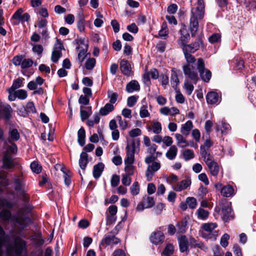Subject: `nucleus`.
I'll list each match as a JSON object with an SVG mask.
<instances>
[{"mask_svg": "<svg viewBox=\"0 0 256 256\" xmlns=\"http://www.w3.org/2000/svg\"><path fill=\"white\" fill-rule=\"evenodd\" d=\"M108 98L110 99V102L108 103L112 104L114 105L118 100V94L116 92L108 90Z\"/></svg>", "mask_w": 256, "mask_h": 256, "instance_id": "obj_42", "label": "nucleus"}, {"mask_svg": "<svg viewBox=\"0 0 256 256\" xmlns=\"http://www.w3.org/2000/svg\"><path fill=\"white\" fill-rule=\"evenodd\" d=\"M78 142L82 146H84L86 143V132L82 127L78 132Z\"/></svg>", "mask_w": 256, "mask_h": 256, "instance_id": "obj_33", "label": "nucleus"}, {"mask_svg": "<svg viewBox=\"0 0 256 256\" xmlns=\"http://www.w3.org/2000/svg\"><path fill=\"white\" fill-rule=\"evenodd\" d=\"M217 227V224L216 223L208 222L204 224L202 228L206 232H211L212 230Z\"/></svg>", "mask_w": 256, "mask_h": 256, "instance_id": "obj_44", "label": "nucleus"}, {"mask_svg": "<svg viewBox=\"0 0 256 256\" xmlns=\"http://www.w3.org/2000/svg\"><path fill=\"white\" fill-rule=\"evenodd\" d=\"M0 218L4 220L10 218L14 228L19 230H24L31 223V220L24 214V208L19 210L16 214L12 216L10 210H2L0 212Z\"/></svg>", "mask_w": 256, "mask_h": 256, "instance_id": "obj_2", "label": "nucleus"}, {"mask_svg": "<svg viewBox=\"0 0 256 256\" xmlns=\"http://www.w3.org/2000/svg\"><path fill=\"white\" fill-rule=\"evenodd\" d=\"M120 181V178L117 174H113L110 180V184L111 186L113 188L117 186Z\"/></svg>", "mask_w": 256, "mask_h": 256, "instance_id": "obj_52", "label": "nucleus"}, {"mask_svg": "<svg viewBox=\"0 0 256 256\" xmlns=\"http://www.w3.org/2000/svg\"><path fill=\"white\" fill-rule=\"evenodd\" d=\"M76 48L79 50L78 60L82 64L86 57L88 45L84 44L83 41H80V42Z\"/></svg>", "mask_w": 256, "mask_h": 256, "instance_id": "obj_17", "label": "nucleus"}, {"mask_svg": "<svg viewBox=\"0 0 256 256\" xmlns=\"http://www.w3.org/2000/svg\"><path fill=\"white\" fill-rule=\"evenodd\" d=\"M2 160L3 166L6 168H12L15 166L14 159L10 156L4 154Z\"/></svg>", "mask_w": 256, "mask_h": 256, "instance_id": "obj_22", "label": "nucleus"}, {"mask_svg": "<svg viewBox=\"0 0 256 256\" xmlns=\"http://www.w3.org/2000/svg\"><path fill=\"white\" fill-rule=\"evenodd\" d=\"M204 160L208 166L210 174L214 177H216L220 170V166L216 162L213 156L210 154H208L206 152L204 154Z\"/></svg>", "mask_w": 256, "mask_h": 256, "instance_id": "obj_6", "label": "nucleus"}, {"mask_svg": "<svg viewBox=\"0 0 256 256\" xmlns=\"http://www.w3.org/2000/svg\"><path fill=\"white\" fill-rule=\"evenodd\" d=\"M213 144V142L210 140H206L204 142V145L200 146V154L202 158H204V153L206 152L208 154H210V152L207 151L206 149L209 148Z\"/></svg>", "mask_w": 256, "mask_h": 256, "instance_id": "obj_31", "label": "nucleus"}, {"mask_svg": "<svg viewBox=\"0 0 256 256\" xmlns=\"http://www.w3.org/2000/svg\"><path fill=\"white\" fill-rule=\"evenodd\" d=\"M6 240L5 232L0 226V256H2V248ZM26 250V242L20 237L14 240V246H6V256H27L26 254L22 255L23 252Z\"/></svg>", "mask_w": 256, "mask_h": 256, "instance_id": "obj_3", "label": "nucleus"}, {"mask_svg": "<svg viewBox=\"0 0 256 256\" xmlns=\"http://www.w3.org/2000/svg\"><path fill=\"white\" fill-rule=\"evenodd\" d=\"M100 118L98 114L94 116V120H88L87 124L89 126H94V124H98L100 122Z\"/></svg>", "mask_w": 256, "mask_h": 256, "instance_id": "obj_51", "label": "nucleus"}, {"mask_svg": "<svg viewBox=\"0 0 256 256\" xmlns=\"http://www.w3.org/2000/svg\"><path fill=\"white\" fill-rule=\"evenodd\" d=\"M118 212V208L116 205L110 206L106 212V217L108 222L110 223L114 222L116 221V216Z\"/></svg>", "mask_w": 256, "mask_h": 256, "instance_id": "obj_16", "label": "nucleus"}, {"mask_svg": "<svg viewBox=\"0 0 256 256\" xmlns=\"http://www.w3.org/2000/svg\"><path fill=\"white\" fill-rule=\"evenodd\" d=\"M150 116V114L148 110L147 105H143L140 110V116L141 118H145L148 117Z\"/></svg>", "mask_w": 256, "mask_h": 256, "instance_id": "obj_46", "label": "nucleus"}, {"mask_svg": "<svg viewBox=\"0 0 256 256\" xmlns=\"http://www.w3.org/2000/svg\"><path fill=\"white\" fill-rule=\"evenodd\" d=\"M120 68L124 75L130 76L133 74L131 66L127 60L123 59L120 61Z\"/></svg>", "mask_w": 256, "mask_h": 256, "instance_id": "obj_18", "label": "nucleus"}, {"mask_svg": "<svg viewBox=\"0 0 256 256\" xmlns=\"http://www.w3.org/2000/svg\"><path fill=\"white\" fill-rule=\"evenodd\" d=\"M96 60L94 58H90L86 60L85 67L88 70H92L94 67Z\"/></svg>", "mask_w": 256, "mask_h": 256, "instance_id": "obj_47", "label": "nucleus"}, {"mask_svg": "<svg viewBox=\"0 0 256 256\" xmlns=\"http://www.w3.org/2000/svg\"><path fill=\"white\" fill-rule=\"evenodd\" d=\"M142 202L145 205L146 208H148L152 207L155 204L154 198L148 196H145L143 198Z\"/></svg>", "mask_w": 256, "mask_h": 256, "instance_id": "obj_39", "label": "nucleus"}, {"mask_svg": "<svg viewBox=\"0 0 256 256\" xmlns=\"http://www.w3.org/2000/svg\"><path fill=\"white\" fill-rule=\"evenodd\" d=\"M182 134H175V138L176 140L177 145L180 148H184L189 146L188 142L186 141V139L184 137Z\"/></svg>", "mask_w": 256, "mask_h": 256, "instance_id": "obj_29", "label": "nucleus"}, {"mask_svg": "<svg viewBox=\"0 0 256 256\" xmlns=\"http://www.w3.org/2000/svg\"><path fill=\"white\" fill-rule=\"evenodd\" d=\"M10 138L8 140V142L18 140L20 138V134L16 128L10 130L8 132Z\"/></svg>", "mask_w": 256, "mask_h": 256, "instance_id": "obj_34", "label": "nucleus"}, {"mask_svg": "<svg viewBox=\"0 0 256 256\" xmlns=\"http://www.w3.org/2000/svg\"><path fill=\"white\" fill-rule=\"evenodd\" d=\"M178 148L176 146L173 145L168 148L166 154V156L168 159L172 160L176 158Z\"/></svg>", "mask_w": 256, "mask_h": 256, "instance_id": "obj_32", "label": "nucleus"}, {"mask_svg": "<svg viewBox=\"0 0 256 256\" xmlns=\"http://www.w3.org/2000/svg\"><path fill=\"white\" fill-rule=\"evenodd\" d=\"M16 98L20 100H24L28 96L27 92L24 90H19L16 91Z\"/></svg>", "mask_w": 256, "mask_h": 256, "instance_id": "obj_50", "label": "nucleus"}, {"mask_svg": "<svg viewBox=\"0 0 256 256\" xmlns=\"http://www.w3.org/2000/svg\"><path fill=\"white\" fill-rule=\"evenodd\" d=\"M140 190L139 184L138 182H134L130 188V192L132 196L138 195Z\"/></svg>", "mask_w": 256, "mask_h": 256, "instance_id": "obj_43", "label": "nucleus"}, {"mask_svg": "<svg viewBox=\"0 0 256 256\" xmlns=\"http://www.w3.org/2000/svg\"><path fill=\"white\" fill-rule=\"evenodd\" d=\"M64 49L62 44L58 40L54 44L52 54L51 60L52 62L56 63L58 62V60L62 56V50Z\"/></svg>", "mask_w": 256, "mask_h": 256, "instance_id": "obj_11", "label": "nucleus"}, {"mask_svg": "<svg viewBox=\"0 0 256 256\" xmlns=\"http://www.w3.org/2000/svg\"><path fill=\"white\" fill-rule=\"evenodd\" d=\"M220 192L224 197H230L234 194V189L230 185H227L222 188Z\"/></svg>", "mask_w": 256, "mask_h": 256, "instance_id": "obj_30", "label": "nucleus"}, {"mask_svg": "<svg viewBox=\"0 0 256 256\" xmlns=\"http://www.w3.org/2000/svg\"><path fill=\"white\" fill-rule=\"evenodd\" d=\"M220 214H222V218L224 222H228L233 220L234 218L232 208L228 204L222 206Z\"/></svg>", "mask_w": 256, "mask_h": 256, "instance_id": "obj_14", "label": "nucleus"}, {"mask_svg": "<svg viewBox=\"0 0 256 256\" xmlns=\"http://www.w3.org/2000/svg\"><path fill=\"white\" fill-rule=\"evenodd\" d=\"M118 231L116 226L110 232L106 234L100 242V244L102 246H113L116 244L120 242L118 238L115 235L117 234Z\"/></svg>", "mask_w": 256, "mask_h": 256, "instance_id": "obj_9", "label": "nucleus"}, {"mask_svg": "<svg viewBox=\"0 0 256 256\" xmlns=\"http://www.w3.org/2000/svg\"><path fill=\"white\" fill-rule=\"evenodd\" d=\"M150 76L154 80H156L159 77V73L156 68H152L150 71H146L143 75V81L144 83L150 84Z\"/></svg>", "mask_w": 256, "mask_h": 256, "instance_id": "obj_13", "label": "nucleus"}, {"mask_svg": "<svg viewBox=\"0 0 256 256\" xmlns=\"http://www.w3.org/2000/svg\"><path fill=\"white\" fill-rule=\"evenodd\" d=\"M157 148H158V146L155 144H152V145L150 146H148L147 152H148V153L150 154V155L148 156H147L156 157L154 154L156 152Z\"/></svg>", "mask_w": 256, "mask_h": 256, "instance_id": "obj_54", "label": "nucleus"}, {"mask_svg": "<svg viewBox=\"0 0 256 256\" xmlns=\"http://www.w3.org/2000/svg\"><path fill=\"white\" fill-rule=\"evenodd\" d=\"M204 15V12H199L198 9L191 10L189 28L192 36H196L198 28V20L202 19Z\"/></svg>", "mask_w": 256, "mask_h": 256, "instance_id": "obj_4", "label": "nucleus"}, {"mask_svg": "<svg viewBox=\"0 0 256 256\" xmlns=\"http://www.w3.org/2000/svg\"><path fill=\"white\" fill-rule=\"evenodd\" d=\"M178 244L180 252H184L188 251V242L185 236H182L179 238Z\"/></svg>", "mask_w": 256, "mask_h": 256, "instance_id": "obj_23", "label": "nucleus"}, {"mask_svg": "<svg viewBox=\"0 0 256 256\" xmlns=\"http://www.w3.org/2000/svg\"><path fill=\"white\" fill-rule=\"evenodd\" d=\"M146 128L148 131L152 130L156 134H158L160 133L162 130L160 122L156 120H152L151 125L147 126Z\"/></svg>", "mask_w": 256, "mask_h": 256, "instance_id": "obj_21", "label": "nucleus"}, {"mask_svg": "<svg viewBox=\"0 0 256 256\" xmlns=\"http://www.w3.org/2000/svg\"><path fill=\"white\" fill-rule=\"evenodd\" d=\"M173 252L174 246L172 244H168L162 254L165 256H170L173 254Z\"/></svg>", "mask_w": 256, "mask_h": 256, "instance_id": "obj_48", "label": "nucleus"}, {"mask_svg": "<svg viewBox=\"0 0 256 256\" xmlns=\"http://www.w3.org/2000/svg\"><path fill=\"white\" fill-rule=\"evenodd\" d=\"M13 64L20 66L22 69H26L32 66L34 62L31 58H26L24 55L20 54L14 56L12 59Z\"/></svg>", "mask_w": 256, "mask_h": 256, "instance_id": "obj_8", "label": "nucleus"}, {"mask_svg": "<svg viewBox=\"0 0 256 256\" xmlns=\"http://www.w3.org/2000/svg\"><path fill=\"white\" fill-rule=\"evenodd\" d=\"M25 109L27 112L34 113L36 112V108L34 106V104L32 102H28Z\"/></svg>", "mask_w": 256, "mask_h": 256, "instance_id": "obj_64", "label": "nucleus"}, {"mask_svg": "<svg viewBox=\"0 0 256 256\" xmlns=\"http://www.w3.org/2000/svg\"><path fill=\"white\" fill-rule=\"evenodd\" d=\"M196 214L198 219L205 220L208 218L209 212L208 210L200 208L196 210Z\"/></svg>", "mask_w": 256, "mask_h": 256, "instance_id": "obj_41", "label": "nucleus"}, {"mask_svg": "<svg viewBox=\"0 0 256 256\" xmlns=\"http://www.w3.org/2000/svg\"><path fill=\"white\" fill-rule=\"evenodd\" d=\"M190 184L191 180L190 178H188L177 182L172 186V188L176 192H181L186 189L190 186Z\"/></svg>", "mask_w": 256, "mask_h": 256, "instance_id": "obj_19", "label": "nucleus"}, {"mask_svg": "<svg viewBox=\"0 0 256 256\" xmlns=\"http://www.w3.org/2000/svg\"><path fill=\"white\" fill-rule=\"evenodd\" d=\"M183 156L185 160H188L192 159L194 156V154L193 151L191 150H186L183 152Z\"/></svg>", "mask_w": 256, "mask_h": 256, "instance_id": "obj_49", "label": "nucleus"}, {"mask_svg": "<svg viewBox=\"0 0 256 256\" xmlns=\"http://www.w3.org/2000/svg\"><path fill=\"white\" fill-rule=\"evenodd\" d=\"M180 32V36L178 40V44L182 49L184 46L186 45V43L188 42L190 36L186 30V26L184 25L182 26Z\"/></svg>", "mask_w": 256, "mask_h": 256, "instance_id": "obj_15", "label": "nucleus"}, {"mask_svg": "<svg viewBox=\"0 0 256 256\" xmlns=\"http://www.w3.org/2000/svg\"><path fill=\"white\" fill-rule=\"evenodd\" d=\"M193 128V124L192 121L188 120L185 124H182L180 127V132L182 134L187 136Z\"/></svg>", "mask_w": 256, "mask_h": 256, "instance_id": "obj_25", "label": "nucleus"}, {"mask_svg": "<svg viewBox=\"0 0 256 256\" xmlns=\"http://www.w3.org/2000/svg\"><path fill=\"white\" fill-rule=\"evenodd\" d=\"M176 227L178 232H185L187 229V221L186 220H182L177 223Z\"/></svg>", "mask_w": 256, "mask_h": 256, "instance_id": "obj_40", "label": "nucleus"}, {"mask_svg": "<svg viewBox=\"0 0 256 256\" xmlns=\"http://www.w3.org/2000/svg\"><path fill=\"white\" fill-rule=\"evenodd\" d=\"M9 143L10 144L7 146L6 152L4 154H6L9 156L16 154L18 152V147L13 142Z\"/></svg>", "mask_w": 256, "mask_h": 256, "instance_id": "obj_36", "label": "nucleus"}, {"mask_svg": "<svg viewBox=\"0 0 256 256\" xmlns=\"http://www.w3.org/2000/svg\"><path fill=\"white\" fill-rule=\"evenodd\" d=\"M168 34V29L166 22H164L162 24V29L160 30L158 34L160 37L166 36Z\"/></svg>", "mask_w": 256, "mask_h": 256, "instance_id": "obj_62", "label": "nucleus"}, {"mask_svg": "<svg viewBox=\"0 0 256 256\" xmlns=\"http://www.w3.org/2000/svg\"><path fill=\"white\" fill-rule=\"evenodd\" d=\"M126 149V156L124 160V164H133L134 162V153L136 149L135 140H134L132 142L128 144Z\"/></svg>", "mask_w": 256, "mask_h": 256, "instance_id": "obj_10", "label": "nucleus"}, {"mask_svg": "<svg viewBox=\"0 0 256 256\" xmlns=\"http://www.w3.org/2000/svg\"><path fill=\"white\" fill-rule=\"evenodd\" d=\"M114 105L113 104L108 102L104 106L100 108L99 113L102 116L108 115L114 110Z\"/></svg>", "mask_w": 256, "mask_h": 256, "instance_id": "obj_28", "label": "nucleus"}, {"mask_svg": "<svg viewBox=\"0 0 256 256\" xmlns=\"http://www.w3.org/2000/svg\"><path fill=\"white\" fill-rule=\"evenodd\" d=\"M128 134L130 137L134 138L141 135L142 131L139 128H136L130 130Z\"/></svg>", "mask_w": 256, "mask_h": 256, "instance_id": "obj_63", "label": "nucleus"}, {"mask_svg": "<svg viewBox=\"0 0 256 256\" xmlns=\"http://www.w3.org/2000/svg\"><path fill=\"white\" fill-rule=\"evenodd\" d=\"M140 89V86L138 82L135 80H132L128 82L126 88L127 92L132 93L134 91L138 90Z\"/></svg>", "mask_w": 256, "mask_h": 256, "instance_id": "obj_27", "label": "nucleus"}, {"mask_svg": "<svg viewBox=\"0 0 256 256\" xmlns=\"http://www.w3.org/2000/svg\"><path fill=\"white\" fill-rule=\"evenodd\" d=\"M184 88L186 91L188 95H190L194 89L193 84L188 80H186L184 82Z\"/></svg>", "mask_w": 256, "mask_h": 256, "instance_id": "obj_45", "label": "nucleus"}, {"mask_svg": "<svg viewBox=\"0 0 256 256\" xmlns=\"http://www.w3.org/2000/svg\"><path fill=\"white\" fill-rule=\"evenodd\" d=\"M164 235L160 230H156L152 233L150 240L152 243L158 245L162 243L164 240Z\"/></svg>", "mask_w": 256, "mask_h": 256, "instance_id": "obj_12", "label": "nucleus"}, {"mask_svg": "<svg viewBox=\"0 0 256 256\" xmlns=\"http://www.w3.org/2000/svg\"><path fill=\"white\" fill-rule=\"evenodd\" d=\"M32 52L36 53L38 56H40L44 50L42 46L40 44H35L33 46Z\"/></svg>", "mask_w": 256, "mask_h": 256, "instance_id": "obj_60", "label": "nucleus"}, {"mask_svg": "<svg viewBox=\"0 0 256 256\" xmlns=\"http://www.w3.org/2000/svg\"><path fill=\"white\" fill-rule=\"evenodd\" d=\"M202 44V38H198L194 43L184 46L182 49L186 60L182 67L184 74L186 78L190 79L194 84L199 80L198 74L194 66L197 60L190 53H194L198 50Z\"/></svg>", "mask_w": 256, "mask_h": 256, "instance_id": "obj_1", "label": "nucleus"}, {"mask_svg": "<svg viewBox=\"0 0 256 256\" xmlns=\"http://www.w3.org/2000/svg\"><path fill=\"white\" fill-rule=\"evenodd\" d=\"M12 110L10 104L2 102L0 100V118H2V116L6 118H8Z\"/></svg>", "mask_w": 256, "mask_h": 256, "instance_id": "obj_20", "label": "nucleus"}, {"mask_svg": "<svg viewBox=\"0 0 256 256\" xmlns=\"http://www.w3.org/2000/svg\"><path fill=\"white\" fill-rule=\"evenodd\" d=\"M144 162L148 164L146 172V176L148 181H150L154 174L158 171L161 167L160 162L156 161V157L146 156Z\"/></svg>", "mask_w": 256, "mask_h": 256, "instance_id": "obj_5", "label": "nucleus"}, {"mask_svg": "<svg viewBox=\"0 0 256 256\" xmlns=\"http://www.w3.org/2000/svg\"><path fill=\"white\" fill-rule=\"evenodd\" d=\"M221 36L219 34H214L208 38V41L210 43L218 42L220 40Z\"/></svg>", "mask_w": 256, "mask_h": 256, "instance_id": "obj_59", "label": "nucleus"}, {"mask_svg": "<svg viewBox=\"0 0 256 256\" xmlns=\"http://www.w3.org/2000/svg\"><path fill=\"white\" fill-rule=\"evenodd\" d=\"M130 176L124 174L122 175V182L124 186H129L132 180Z\"/></svg>", "mask_w": 256, "mask_h": 256, "instance_id": "obj_58", "label": "nucleus"}, {"mask_svg": "<svg viewBox=\"0 0 256 256\" xmlns=\"http://www.w3.org/2000/svg\"><path fill=\"white\" fill-rule=\"evenodd\" d=\"M230 238V236L227 234H224L222 235L220 238V244L222 247L226 248L228 245V240Z\"/></svg>", "mask_w": 256, "mask_h": 256, "instance_id": "obj_57", "label": "nucleus"}, {"mask_svg": "<svg viewBox=\"0 0 256 256\" xmlns=\"http://www.w3.org/2000/svg\"><path fill=\"white\" fill-rule=\"evenodd\" d=\"M30 168L32 172L39 174L42 171V168L39 164L36 162H33L30 164Z\"/></svg>", "mask_w": 256, "mask_h": 256, "instance_id": "obj_61", "label": "nucleus"}, {"mask_svg": "<svg viewBox=\"0 0 256 256\" xmlns=\"http://www.w3.org/2000/svg\"><path fill=\"white\" fill-rule=\"evenodd\" d=\"M104 168V165L102 162H99L94 166L93 168V176L96 179H98L100 176Z\"/></svg>", "mask_w": 256, "mask_h": 256, "instance_id": "obj_26", "label": "nucleus"}, {"mask_svg": "<svg viewBox=\"0 0 256 256\" xmlns=\"http://www.w3.org/2000/svg\"><path fill=\"white\" fill-rule=\"evenodd\" d=\"M88 155L86 152H82L80 154V158L78 162L79 166L80 168L84 170H85L88 164Z\"/></svg>", "mask_w": 256, "mask_h": 256, "instance_id": "obj_35", "label": "nucleus"}, {"mask_svg": "<svg viewBox=\"0 0 256 256\" xmlns=\"http://www.w3.org/2000/svg\"><path fill=\"white\" fill-rule=\"evenodd\" d=\"M186 202L190 208H194L197 204L196 200L194 197H188L186 200Z\"/></svg>", "mask_w": 256, "mask_h": 256, "instance_id": "obj_53", "label": "nucleus"}, {"mask_svg": "<svg viewBox=\"0 0 256 256\" xmlns=\"http://www.w3.org/2000/svg\"><path fill=\"white\" fill-rule=\"evenodd\" d=\"M206 102L209 104H216L218 102L220 97L217 92H210L206 96Z\"/></svg>", "mask_w": 256, "mask_h": 256, "instance_id": "obj_24", "label": "nucleus"}, {"mask_svg": "<svg viewBox=\"0 0 256 256\" xmlns=\"http://www.w3.org/2000/svg\"><path fill=\"white\" fill-rule=\"evenodd\" d=\"M170 82L173 88H176L179 83L178 74L176 70L174 68H172V70Z\"/></svg>", "mask_w": 256, "mask_h": 256, "instance_id": "obj_38", "label": "nucleus"}, {"mask_svg": "<svg viewBox=\"0 0 256 256\" xmlns=\"http://www.w3.org/2000/svg\"><path fill=\"white\" fill-rule=\"evenodd\" d=\"M138 99V96H130L127 100V105L129 107H132L135 105Z\"/></svg>", "mask_w": 256, "mask_h": 256, "instance_id": "obj_55", "label": "nucleus"}, {"mask_svg": "<svg viewBox=\"0 0 256 256\" xmlns=\"http://www.w3.org/2000/svg\"><path fill=\"white\" fill-rule=\"evenodd\" d=\"M196 65L201 78L204 82H208L212 78V73L209 70L205 68L204 60L202 58H198Z\"/></svg>", "mask_w": 256, "mask_h": 256, "instance_id": "obj_7", "label": "nucleus"}, {"mask_svg": "<svg viewBox=\"0 0 256 256\" xmlns=\"http://www.w3.org/2000/svg\"><path fill=\"white\" fill-rule=\"evenodd\" d=\"M134 168L132 164H125L124 170L126 174H128V176L133 175L134 172Z\"/></svg>", "mask_w": 256, "mask_h": 256, "instance_id": "obj_56", "label": "nucleus"}, {"mask_svg": "<svg viewBox=\"0 0 256 256\" xmlns=\"http://www.w3.org/2000/svg\"><path fill=\"white\" fill-rule=\"evenodd\" d=\"M24 80V78H18L15 80L12 86L10 88L8 91V92H10V91H15L16 90L22 87V86L23 80Z\"/></svg>", "mask_w": 256, "mask_h": 256, "instance_id": "obj_37", "label": "nucleus"}]
</instances>
